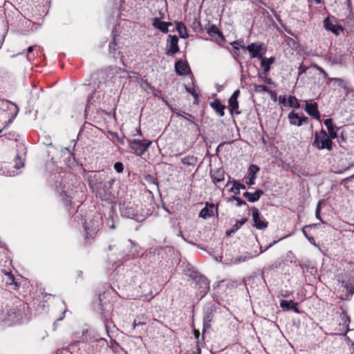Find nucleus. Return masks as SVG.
Listing matches in <instances>:
<instances>
[{
    "instance_id": "obj_23",
    "label": "nucleus",
    "mask_w": 354,
    "mask_h": 354,
    "mask_svg": "<svg viewBox=\"0 0 354 354\" xmlns=\"http://www.w3.org/2000/svg\"><path fill=\"white\" fill-rule=\"evenodd\" d=\"M324 26L326 30H328L335 35H339V31H343L342 27L333 24L328 17L324 21Z\"/></svg>"
},
{
    "instance_id": "obj_50",
    "label": "nucleus",
    "mask_w": 354,
    "mask_h": 354,
    "mask_svg": "<svg viewBox=\"0 0 354 354\" xmlns=\"http://www.w3.org/2000/svg\"><path fill=\"white\" fill-rule=\"evenodd\" d=\"M145 324H146L145 322L138 321L137 319H135L133 322V329H136V326H142V325H145Z\"/></svg>"
},
{
    "instance_id": "obj_36",
    "label": "nucleus",
    "mask_w": 354,
    "mask_h": 354,
    "mask_svg": "<svg viewBox=\"0 0 354 354\" xmlns=\"http://www.w3.org/2000/svg\"><path fill=\"white\" fill-rule=\"evenodd\" d=\"M228 104H229V108H230L231 113H232L234 111L238 109V108H239V102L236 99H233V98L230 97V99L228 100Z\"/></svg>"
},
{
    "instance_id": "obj_41",
    "label": "nucleus",
    "mask_w": 354,
    "mask_h": 354,
    "mask_svg": "<svg viewBox=\"0 0 354 354\" xmlns=\"http://www.w3.org/2000/svg\"><path fill=\"white\" fill-rule=\"evenodd\" d=\"M308 227V226H305L304 227H303L302 229V232L304 234V235L305 236V237L308 240V241L313 245H315L317 246V244H316V242H315V239L312 236H310L307 234L306 232V228Z\"/></svg>"
},
{
    "instance_id": "obj_39",
    "label": "nucleus",
    "mask_w": 354,
    "mask_h": 354,
    "mask_svg": "<svg viewBox=\"0 0 354 354\" xmlns=\"http://www.w3.org/2000/svg\"><path fill=\"white\" fill-rule=\"evenodd\" d=\"M102 191L104 192L101 195H97L101 198H106V196L110 194V189H109L108 185L105 182L103 183L102 185Z\"/></svg>"
},
{
    "instance_id": "obj_15",
    "label": "nucleus",
    "mask_w": 354,
    "mask_h": 354,
    "mask_svg": "<svg viewBox=\"0 0 354 354\" xmlns=\"http://www.w3.org/2000/svg\"><path fill=\"white\" fill-rule=\"evenodd\" d=\"M175 71L179 75H185L191 73L190 68L187 62L178 60L175 64Z\"/></svg>"
},
{
    "instance_id": "obj_57",
    "label": "nucleus",
    "mask_w": 354,
    "mask_h": 354,
    "mask_svg": "<svg viewBox=\"0 0 354 354\" xmlns=\"http://www.w3.org/2000/svg\"><path fill=\"white\" fill-rule=\"evenodd\" d=\"M3 174H6V176H15L16 174H17V172H15V171H12V172L10 171H8L6 173H5L4 171L3 172Z\"/></svg>"
},
{
    "instance_id": "obj_19",
    "label": "nucleus",
    "mask_w": 354,
    "mask_h": 354,
    "mask_svg": "<svg viewBox=\"0 0 354 354\" xmlns=\"http://www.w3.org/2000/svg\"><path fill=\"white\" fill-rule=\"evenodd\" d=\"M214 318V312L212 309H208L205 313V315L203 317V335L205 332L210 328L211 322H212Z\"/></svg>"
},
{
    "instance_id": "obj_11",
    "label": "nucleus",
    "mask_w": 354,
    "mask_h": 354,
    "mask_svg": "<svg viewBox=\"0 0 354 354\" xmlns=\"http://www.w3.org/2000/svg\"><path fill=\"white\" fill-rule=\"evenodd\" d=\"M1 109L3 110L8 109L13 111L12 116L9 119L10 122H11L16 118L19 112V108L17 105L9 100H2Z\"/></svg>"
},
{
    "instance_id": "obj_8",
    "label": "nucleus",
    "mask_w": 354,
    "mask_h": 354,
    "mask_svg": "<svg viewBox=\"0 0 354 354\" xmlns=\"http://www.w3.org/2000/svg\"><path fill=\"white\" fill-rule=\"evenodd\" d=\"M178 39L176 35H169L166 41V54L167 55H174L179 52Z\"/></svg>"
},
{
    "instance_id": "obj_4",
    "label": "nucleus",
    "mask_w": 354,
    "mask_h": 354,
    "mask_svg": "<svg viewBox=\"0 0 354 354\" xmlns=\"http://www.w3.org/2000/svg\"><path fill=\"white\" fill-rule=\"evenodd\" d=\"M332 139L333 138H330L326 131L322 129L319 132L317 131L315 133L313 146L318 149H326L328 150H331L333 145Z\"/></svg>"
},
{
    "instance_id": "obj_5",
    "label": "nucleus",
    "mask_w": 354,
    "mask_h": 354,
    "mask_svg": "<svg viewBox=\"0 0 354 354\" xmlns=\"http://www.w3.org/2000/svg\"><path fill=\"white\" fill-rule=\"evenodd\" d=\"M152 142L151 140H128V145L131 150V152L138 156H142L147 149L150 147Z\"/></svg>"
},
{
    "instance_id": "obj_26",
    "label": "nucleus",
    "mask_w": 354,
    "mask_h": 354,
    "mask_svg": "<svg viewBox=\"0 0 354 354\" xmlns=\"http://www.w3.org/2000/svg\"><path fill=\"white\" fill-rule=\"evenodd\" d=\"M176 29L181 38L186 39L189 37L187 28L183 22H176Z\"/></svg>"
},
{
    "instance_id": "obj_3",
    "label": "nucleus",
    "mask_w": 354,
    "mask_h": 354,
    "mask_svg": "<svg viewBox=\"0 0 354 354\" xmlns=\"http://www.w3.org/2000/svg\"><path fill=\"white\" fill-rule=\"evenodd\" d=\"M101 223V218L99 216H93L88 221L84 223V230L86 232L85 240L89 242L97 234Z\"/></svg>"
},
{
    "instance_id": "obj_47",
    "label": "nucleus",
    "mask_w": 354,
    "mask_h": 354,
    "mask_svg": "<svg viewBox=\"0 0 354 354\" xmlns=\"http://www.w3.org/2000/svg\"><path fill=\"white\" fill-rule=\"evenodd\" d=\"M185 89L186 91L190 93L196 100L198 98V95L194 88L186 87Z\"/></svg>"
},
{
    "instance_id": "obj_48",
    "label": "nucleus",
    "mask_w": 354,
    "mask_h": 354,
    "mask_svg": "<svg viewBox=\"0 0 354 354\" xmlns=\"http://www.w3.org/2000/svg\"><path fill=\"white\" fill-rule=\"evenodd\" d=\"M8 24H6L5 25V30H4V33L3 35H2V37L0 38V48H1V46L3 45V43L4 41V39H5V37H6V34L8 33Z\"/></svg>"
},
{
    "instance_id": "obj_52",
    "label": "nucleus",
    "mask_w": 354,
    "mask_h": 354,
    "mask_svg": "<svg viewBox=\"0 0 354 354\" xmlns=\"http://www.w3.org/2000/svg\"><path fill=\"white\" fill-rule=\"evenodd\" d=\"M285 237H286V236H283V238H281V239H279V240H277V241H273L272 243L269 244V245H268V246H267L264 250H261L260 251V253H262V252H265V251H266V250H267L268 248H271L272 245H275V244H276L279 241H280V240H281V239H284Z\"/></svg>"
},
{
    "instance_id": "obj_7",
    "label": "nucleus",
    "mask_w": 354,
    "mask_h": 354,
    "mask_svg": "<svg viewBox=\"0 0 354 354\" xmlns=\"http://www.w3.org/2000/svg\"><path fill=\"white\" fill-rule=\"evenodd\" d=\"M89 185L97 195H101L102 191V185L104 183V174L100 171L94 172L88 177Z\"/></svg>"
},
{
    "instance_id": "obj_53",
    "label": "nucleus",
    "mask_w": 354,
    "mask_h": 354,
    "mask_svg": "<svg viewBox=\"0 0 354 354\" xmlns=\"http://www.w3.org/2000/svg\"><path fill=\"white\" fill-rule=\"evenodd\" d=\"M316 68L320 73L323 74L325 77H327L328 74L323 68L316 66Z\"/></svg>"
},
{
    "instance_id": "obj_45",
    "label": "nucleus",
    "mask_w": 354,
    "mask_h": 354,
    "mask_svg": "<svg viewBox=\"0 0 354 354\" xmlns=\"http://www.w3.org/2000/svg\"><path fill=\"white\" fill-rule=\"evenodd\" d=\"M114 169L118 173H122L124 169L123 164L120 162H118L114 165Z\"/></svg>"
},
{
    "instance_id": "obj_13",
    "label": "nucleus",
    "mask_w": 354,
    "mask_h": 354,
    "mask_svg": "<svg viewBox=\"0 0 354 354\" xmlns=\"http://www.w3.org/2000/svg\"><path fill=\"white\" fill-rule=\"evenodd\" d=\"M205 30L210 37H214L216 35L218 37L215 39L216 43L221 44L224 41L225 39L221 31L218 30L216 25H211L206 28Z\"/></svg>"
},
{
    "instance_id": "obj_2",
    "label": "nucleus",
    "mask_w": 354,
    "mask_h": 354,
    "mask_svg": "<svg viewBox=\"0 0 354 354\" xmlns=\"http://www.w3.org/2000/svg\"><path fill=\"white\" fill-rule=\"evenodd\" d=\"M163 252L161 247L151 248L142 254V258L149 266H154L162 261Z\"/></svg>"
},
{
    "instance_id": "obj_27",
    "label": "nucleus",
    "mask_w": 354,
    "mask_h": 354,
    "mask_svg": "<svg viewBox=\"0 0 354 354\" xmlns=\"http://www.w3.org/2000/svg\"><path fill=\"white\" fill-rule=\"evenodd\" d=\"M210 106L216 111L220 116L225 115V106L223 105L218 100H215L214 102L210 103Z\"/></svg>"
},
{
    "instance_id": "obj_25",
    "label": "nucleus",
    "mask_w": 354,
    "mask_h": 354,
    "mask_svg": "<svg viewBox=\"0 0 354 354\" xmlns=\"http://www.w3.org/2000/svg\"><path fill=\"white\" fill-rule=\"evenodd\" d=\"M324 124L327 127L328 136L330 138L335 139L337 137V132L335 131V127L333 125V120L330 118L326 119L324 120Z\"/></svg>"
},
{
    "instance_id": "obj_29",
    "label": "nucleus",
    "mask_w": 354,
    "mask_h": 354,
    "mask_svg": "<svg viewBox=\"0 0 354 354\" xmlns=\"http://www.w3.org/2000/svg\"><path fill=\"white\" fill-rule=\"evenodd\" d=\"M200 281H201L199 282V284H200L199 288L201 289V296L203 297L205 295H206L207 293V292L209 290V283L208 280L205 278H201Z\"/></svg>"
},
{
    "instance_id": "obj_14",
    "label": "nucleus",
    "mask_w": 354,
    "mask_h": 354,
    "mask_svg": "<svg viewBox=\"0 0 354 354\" xmlns=\"http://www.w3.org/2000/svg\"><path fill=\"white\" fill-rule=\"evenodd\" d=\"M305 111L310 116L315 118L317 120H320V114L318 111V105L316 102H306L305 105Z\"/></svg>"
},
{
    "instance_id": "obj_21",
    "label": "nucleus",
    "mask_w": 354,
    "mask_h": 354,
    "mask_svg": "<svg viewBox=\"0 0 354 354\" xmlns=\"http://www.w3.org/2000/svg\"><path fill=\"white\" fill-rule=\"evenodd\" d=\"M263 191L257 189L254 193L245 192L243 193V196L250 203H254L259 200L261 196L263 194Z\"/></svg>"
},
{
    "instance_id": "obj_46",
    "label": "nucleus",
    "mask_w": 354,
    "mask_h": 354,
    "mask_svg": "<svg viewBox=\"0 0 354 354\" xmlns=\"http://www.w3.org/2000/svg\"><path fill=\"white\" fill-rule=\"evenodd\" d=\"M232 199L236 201V205L237 206H241V205H246L245 201H244L241 198L237 197L236 196H232Z\"/></svg>"
},
{
    "instance_id": "obj_12",
    "label": "nucleus",
    "mask_w": 354,
    "mask_h": 354,
    "mask_svg": "<svg viewBox=\"0 0 354 354\" xmlns=\"http://www.w3.org/2000/svg\"><path fill=\"white\" fill-rule=\"evenodd\" d=\"M288 118L291 125H295L297 127L301 126L303 122H306L308 121L307 117H301L299 115L298 113H295L294 111H291L288 114Z\"/></svg>"
},
{
    "instance_id": "obj_64",
    "label": "nucleus",
    "mask_w": 354,
    "mask_h": 354,
    "mask_svg": "<svg viewBox=\"0 0 354 354\" xmlns=\"http://www.w3.org/2000/svg\"><path fill=\"white\" fill-rule=\"evenodd\" d=\"M35 46H31L30 47L28 48V50H27V52L28 53H30L33 51V49H34Z\"/></svg>"
},
{
    "instance_id": "obj_30",
    "label": "nucleus",
    "mask_w": 354,
    "mask_h": 354,
    "mask_svg": "<svg viewBox=\"0 0 354 354\" xmlns=\"http://www.w3.org/2000/svg\"><path fill=\"white\" fill-rule=\"evenodd\" d=\"M3 281L7 285H16L15 279L11 272H5L3 276Z\"/></svg>"
},
{
    "instance_id": "obj_51",
    "label": "nucleus",
    "mask_w": 354,
    "mask_h": 354,
    "mask_svg": "<svg viewBox=\"0 0 354 354\" xmlns=\"http://www.w3.org/2000/svg\"><path fill=\"white\" fill-rule=\"evenodd\" d=\"M299 71H298V73H299V75H301V74L304 73L306 70H307V67L305 66L304 64H301L298 68Z\"/></svg>"
},
{
    "instance_id": "obj_60",
    "label": "nucleus",
    "mask_w": 354,
    "mask_h": 354,
    "mask_svg": "<svg viewBox=\"0 0 354 354\" xmlns=\"http://www.w3.org/2000/svg\"><path fill=\"white\" fill-rule=\"evenodd\" d=\"M353 178H354V174L353 175H351V176L344 178L342 180V182H348V181L351 180Z\"/></svg>"
},
{
    "instance_id": "obj_32",
    "label": "nucleus",
    "mask_w": 354,
    "mask_h": 354,
    "mask_svg": "<svg viewBox=\"0 0 354 354\" xmlns=\"http://www.w3.org/2000/svg\"><path fill=\"white\" fill-rule=\"evenodd\" d=\"M245 186L239 182L234 180L233 186L230 189V192L234 193L235 195L239 194L241 189H245Z\"/></svg>"
},
{
    "instance_id": "obj_55",
    "label": "nucleus",
    "mask_w": 354,
    "mask_h": 354,
    "mask_svg": "<svg viewBox=\"0 0 354 354\" xmlns=\"http://www.w3.org/2000/svg\"><path fill=\"white\" fill-rule=\"evenodd\" d=\"M115 182V179L114 178H111L109 180H108L107 182H105V183H106V185H108V187L109 189H111L113 183Z\"/></svg>"
},
{
    "instance_id": "obj_37",
    "label": "nucleus",
    "mask_w": 354,
    "mask_h": 354,
    "mask_svg": "<svg viewBox=\"0 0 354 354\" xmlns=\"http://www.w3.org/2000/svg\"><path fill=\"white\" fill-rule=\"evenodd\" d=\"M261 66L263 68L265 74L270 71V64L267 62V57H261Z\"/></svg>"
},
{
    "instance_id": "obj_44",
    "label": "nucleus",
    "mask_w": 354,
    "mask_h": 354,
    "mask_svg": "<svg viewBox=\"0 0 354 354\" xmlns=\"http://www.w3.org/2000/svg\"><path fill=\"white\" fill-rule=\"evenodd\" d=\"M62 153L63 155L66 156V158L70 160V158L73 156V153L68 148H64L62 149Z\"/></svg>"
},
{
    "instance_id": "obj_18",
    "label": "nucleus",
    "mask_w": 354,
    "mask_h": 354,
    "mask_svg": "<svg viewBox=\"0 0 354 354\" xmlns=\"http://www.w3.org/2000/svg\"><path fill=\"white\" fill-rule=\"evenodd\" d=\"M129 242L131 243V246L129 254H127L125 257L126 261L138 258L140 255V248L137 246L136 243L131 240H129Z\"/></svg>"
},
{
    "instance_id": "obj_16",
    "label": "nucleus",
    "mask_w": 354,
    "mask_h": 354,
    "mask_svg": "<svg viewBox=\"0 0 354 354\" xmlns=\"http://www.w3.org/2000/svg\"><path fill=\"white\" fill-rule=\"evenodd\" d=\"M152 25L163 33H167L169 32L168 26H171V23L162 21L159 18L156 17L153 19Z\"/></svg>"
},
{
    "instance_id": "obj_10",
    "label": "nucleus",
    "mask_w": 354,
    "mask_h": 354,
    "mask_svg": "<svg viewBox=\"0 0 354 354\" xmlns=\"http://www.w3.org/2000/svg\"><path fill=\"white\" fill-rule=\"evenodd\" d=\"M252 218L254 225L259 230H264L268 227V223L263 216L261 215L259 209L256 207L252 209Z\"/></svg>"
},
{
    "instance_id": "obj_43",
    "label": "nucleus",
    "mask_w": 354,
    "mask_h": 354,
    "mask_svg": "<svg viewBox=\"0 0 354 354\" xmlns=\"http://www.w3.org/2000/svg\"><path fill=\"white\" fill-rule=\"evenodd\" d=\"M259 77L261 78L262 81H263L264 82H266L268 84H273L272 80L270 77H266L265 73H264V75H263L261 73L259 74Z\"/></svg>"
},
{
    "instance_id": "obj_42",
    "label": "nucleus",
    "mask_w": 354,
    "mask_h": 354,
    "mask_svg": "<svg viewBox=\"0 0 354 354\" xmlns=\"http://www.w3.org/2000/svg\"><path fill=\"white\" fill-rule=\"evenodd\" d=\"M246 222V219H242L240 221H236V222L234 224L232 227V232H236L239 230L241 226Z\"/></svg>"
},
{
    "instance_id": "obj_1",
    "label": "nucleus",
    "mask_w": 354,
    "mask_h": 354,
    "mask_svg": "<svg viewBox=\"0 0 354 354\" xmlns=\"http://www.w3.org/2000/svg\"><path fill=\"white\" fill-rule=\"evenodd\" d=\"M26 319L24 305L21 301H18L8 310L3 321L7 326H14L23 323Z\"/></svg>"
},
{
    "instance_id": "obj_61",
    "label": "nucleus",
    "mask_w": 354,
    "mask_h": 354,
    "mask_svg": "<svg viewBox=\"0 0 354 354\" xmlns=\"http://www.w3.org/2000/svg\"><path fill=\"white\" fill-rule=\"evenodd\" d=\"M321 212V202H319L316 207L315 212Z\"/></svg>"
},
{
    "instance_id": "obj_54",
    "label": "nucleus",
    "mask_w": 354,
    "mask_h": 354,
    "mask_svg": "<svg viewBox=\"0 0 354 354\" xmlns=\"http://www.w3.org/2000/svg\"><path fill=\"white\" fill-rule=\"evenodd\" d=\"M257 255H258V254H255V255H254V256L250 255V256H249V257H246V256H245V257H241L239 258V260L240 261H247L248 259H252V258H253L254 257H256V256H257Z\"/></svg>"
},
{
    "instance_id": "obj_34",
    "label": "nucleus",
    "mask_w": 354,
    "mask_h": 354,
    "mask_svg": "<svg viewBox=\"0 0 354 354\" xmlns=\"http://www.w3.org/2000/svg\"><path fill=\"white\" fill-rule=\"evenodd\" d=\"M176 113V115L178 116V117H180V118H183L184 119H185L186 120H187L189 123H194V121H193V116L191 115V114H189L187 113H185V112H178V111H175L174 112Z\"/></svg>"
},
{
    "instance_id": "obj_33",
    "label": "nucleus",
    "mask_w": 354,
    "mask_h": 354,
    "mask_svg": "<svg viewBox=\"0 0 354 354\" xmlns=\"http://www.w3.org/2000/svg\"><path fill=\"white\" fill-rule=\"evenodd\" d=\"M287 105L295 109H299L300 107L298 100L292 95L288 97Z\"/></svg>"
},
{
    "instance_id": "obj_49",
    "label": "nucleus",
    "mask_w": 354,
    "mask_h": 354,
    "mask_svg": "<svg viewBox=\"0 0 354 354\" xmlns=\"http://www.w3.org/2000/svg\"><path fill=\"white\" fill-rule=\"evenodd\" d=\"M145 179L148 183L157 185L156 180L153 176L147 175Z\"/></svg>"
},
{
    "instance_id": "obj_59",
    "label": "nucleus",
    "mask_w": 354,
    "mask_h": 354,
    "mask_svg": "<svg viewBox=\"0 0 354 354\" xmlns=\"http://www.w3.org/2000/svg\"><path fill=\"white\" fill-rule=\"evenodd\" d=\"M267 62L271 65L275 62V57H270V58H267Z\"/></svg>"
},
{
    "instance_id": "obj_58",
    "label": "nucleus",
    "mask_w": 354,
    "mask_h": 354,
    "mask_svg": "<svg viewBox=\"0 0 354 354\" xmlns=\"http://www.w3.org/2000/svg\"><path fill=\"white\" fill-rule=\"evenodd\" d=\"M232 46H233L234 48H235L236 50H239V44L238 41H233L232 43Z\"/></svg>"
},
{
    "instance_id": "obj_38",
    "label": "nucleus",
    "mask_w": 354,
    "mask_h": 354,
    "mask_svg": "<svg viewBox=\"0 0 354 354\" xmlns=\"http://www.w3.org/2000/svg\"><path fill=\"white\" fill-rule=\"evenodd\" d=\"M14 167L15 169H20L21 167H23L24 166V160L21 159V158H20L19 156V155H17L16 157L14 159Z\"/></svg>"
},
{
    "instance_id": "obj_31",
    "label": "nucleus",
    "mask_w": 354,
    "mask_h": 354,
    "mask_svg": "<svg viewBox=\"0 0 354 354\" xmlns=\"http://www.w3.org/2000/svg\"><path fill=\"white\" fill-rule=\"evenodd\" d=\"M196 162H197L196 158H195L193 156H187L184 157L181 160V162L183 165H187V166H194L196 165Z\"/></svg>"
},
{
    "instance_id": "obj_40",
    "label": "nucleus",
    "mask_w": 354,
    "mask_h": 354,
    "mask_svg": "<svg viewBox=\"0 0 354 354\" xmlns=\"http://www.w3.org/2000/svg\"><path fill=\"white\" fill-rule=\"evenodd\" d=\"M254 88L256 92H259V93L269 91L268 88L266 85H263V84H254Z\"/></svg>"
},
{
    "instance_id": "obj_9",
    "label": "nucleus",
    "mask_w": 354,
    "mask_h": 354,
    "mask_svg": "<svg viewBox=\"0 0 354 354\" xmlns=\"http://www.w3.org/2000/svg\"><path fill=\"white\" fill-rule=\"evenodd\" d=\"M246 49L252 58H261L266 53V50L263 48V44L259 42L249 44L246 47Z\"/></svg>"
},
{
    "instance_id": "obj_6",
    "label": "nucleus",
    "mask_w": 354,
    "mask_h": 354,
    "mask_svg": "<svg viewBox=\"0 0 354 354\" xmlns=\"http://www.w3.org/2000/svg\"><path fill=\"white\" fill-rule=\"evenodd\" d=\"M121 215L124 217L134 219L137 221H144L145 216L138 214L137 206L132 203H124L120 207Z\"/></svg>"
},
{
    "instance_id": "obj_17",
    "label": "nucleus",
    "mask_w": 354,
    "mask_h": 354,
    "mask_svg": "<svg viewBox=\"0 0 354 354\" xmlns=\"http://www.w3.org/2000/svg\"><path fill=\"white\" fill-rule=\"evenodd\" d=\"M97 342L99 343H106V345L109 347L115 353H119L122 349L120 345L115 339H111L110 342H107L105 338L100 337L97 339Z\"/></svg>"
},
{
    "instance_id": "obj_62",
    "label": "nucleus",
    "mask_w": 354,
    "mask_h": 354,
    "mask_svg": "<svg viewBox=\"0 0 354 354\" xmlns=\"http://www.w3.org/2000/svg\"><path fill=\"white\" fill-rule=\"evenodd\" d=\"M353 166H354V161L353 162L349 163L348 165L344 168V171H347L348 169H349L351 167H352Z\"/></svg>"
},
{
    "instance_id": "obj_28",
    "label": "nucleus",
    "mask_w": 354,
    "mask_h": 354,
    "mask_svg": "<svg viewBox=\"0 0 354 354\" xmlns=\"http://www.w3.org/2000/svg\"><path fill=\"white\" fill-rule=\"evenodd\" d=\"M212 177L213 181L215 183L222 182L225 179L224 171L221 169H216L213 171Z\"/></svg>"
},
{
    "instance_id": "obj_20",
    "label": "nucleus",
    "mask_w": 354,
    "mask_h": 354,
    "mask_svg": "<svg viewBox=\"0 0 354 354\" xmlns=\"http://www.w3.org/2000/svg\"><path fill=\"white\" fill-rule=\"evenodd\" d=\"M280 307L284 310H292L296 313H299L297 303L292 300H281L280 301Z\"/></svg>"
},
{
    "instance_id": "obj_22",
    "label": "nucleus",
    "mask_w": 354,
    "mask_h": 354,
    "mask_svg": "<svg viewBox=\"0 0 354 354\" xmlns=\"http://www.w3.org/2000/svg\"><path fill=\"white\" fill-rule=\"evenodd\" d=\"M259 171V168L255 165H252L248 169V180H247L246 183L249 185H253L255 183V179L257 178L256 174Z\"/></svg>"
},
{
    "instance_id": "obj_35",
    "label": "nucleus",
    "mask_w": 354,
    "mask_h": 354,
    "mask_svg": "<svg viewBox=\"0 0 354 354\" xmlns=\"http://www.w3.org/2000/svg\"><path fill=\"white\" fill-rule=\"evenodd\" d=\"M118 44L116 42L115 35L113 36V41L109 44V53L113 55L114 58H115V50L116 46Z\"/></svg>"
},
{
    "instance_id": "obj_24",
    "label": "nucleus",
    "mask_w": 354,
    "mask_h": 354,
    "mask_svg": "<svg viewBox=\"0 0 354 354\" xmlns=\"http://www.w3.org/2000/svg\"><path fill=\"white\" fill-rule=\"evenodd\" d=\"M215 207L213 204L207 205L201 209L199 213V216L203 218H207L214 215Z\"/></svg>"
},
{
    "instance_id": "obj_63",
    "label": "nucleus",
    "mask_w": 354,
    "mask_h": 354,
    "mask_svg": "<svg viewBox=\"0 0 354 354\" xmlns=\"http://www.w3.org/2000/svg\"><path fill=\"white\" fill-rule=\"evenodd\" d=\"M279 101L281 104L286 105V97H280Z\"/></svg>"
},
{
    "instance_id": "obj_56",
    "label": "nucleus",
    "mask_w": 354,
    "mask_h": 354,
    "mask_svg": "<svg viewBox=\"0 0 354 354\" xmlns=\"http://www.w3.org/2000/svg\"><path fill=\"white\" fill-rule=\"evenodd\" d=\"M239 90H236L235 91L233 94L232 95V96L230 97V98H233V99H236L238 98L239 95Z\"/></svg>"
}]
</instances>
